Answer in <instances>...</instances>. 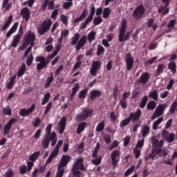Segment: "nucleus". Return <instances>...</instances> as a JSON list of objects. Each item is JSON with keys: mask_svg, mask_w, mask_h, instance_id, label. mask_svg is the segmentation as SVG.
I'll return each mask as SVG.
<instances>
[{"mask_svg": "<svg viewBox=\"0 0 177 177\" xmlns=\"http://www.w3.org/2000/svg\"><path fill=\"white\" fill-rule=\"evenodd\" d=\"M53 124H48L45 129V135L41 140L42 148L47 149L49 148L50 141L51 147H55L57 142V136L56 132H52ZM52 132V133H51Z\"/></svg>", "mask_w": 177, "mask_h": 177, "instance_id": "1", "label": "nucleus"}, {"mask_svg": "<svg viewBox=\"0 0 177 177\" xmlns=\"http://www.w3.org/2000/svg\"><path fill=\"white\" fill-rule=\"evenodd\" d=\"M57 55V53L53 51L51 55H48L47 59L42 55L36 57L35 62H39L37 64L36 69L39 71L45 68H47L50 60L53 59Z\"/></svg>", "mask_w": 177, "mask_h": 177, "instance_id": "2", "label": "nucleus"}, {"mask_svg": "<svg viewBox=\"0 0 177 177\" xmlns=\"http://www.w3.org/2000/svg\"><path fill=\"white\" fill-rule=\"evenodd\" d=\"M153 147H155L154 152H156V155H159V157L166 158L167 156V153L165 149H161L163 146V140H158L156 138V136L151 138Z\"/></svg>", "mask_w": 177, "mask_h": 177, "instance_id": "3", "label": "nucleus"}, {"mask_svg": "<svg viewBox=\"0 0 177 177\" xmlns=\"http://www.w3.org/2000/svg\"><path fill=\"white\" fill-rule=\"evenodd\" d=\"M127 21L123 19L121 21V27L119 31L118 41L120 42L125 41L129 39L130 32L125 34L127 29Z\"/></svg>", "mask_w": 177, "mask_h": 177, "instance_id": "4", "label": "nucleus"}, {"mask_svg": "<svg viewBox=\"0 0 177 177\" xmlns=\"http://www.w3.org/2000/svg\"><path fill=\"white\" fill-rule=\"evenodd\" d=\"M53 22L50 19L43 21L37 28V32L42 35L50 30Z\"/></svg>", "mask_w": 177, "mask_h": 177, "instance_id": "5", "label": "nucleus"}, {"mask_svg": "<svg viewBox=\"0 0 177 177\" xmlns=\"http://www.w3.org/2000/svg\"><path fill=\"white\" fill-rule=\"evenodd\" d=\"M63 145V140H59L55 148L52 151V153L50 154L49 157L46 160V164L48 165L50 164L55 158H56L59 152V149Z\"/></svg>", "mask_w": 177, "mask_h": 177, "instance_id": "6", "label": "nucleus"}, {"mask_svg": "<svg viewBox=\"0 0 177 177\" xmlns=\"http://www.w3.org/2000/svg\"><path fill=\"white\" fill-rule=\"evenodd\" d=\"M92 115V111H83L77 114L75 118L76 122H84L86 119Z\"/></svg>", "mask_w": 177, "mask_h": 177, "instance_id": "7", "label": "nucleus"}, {"mask_svg": "<svg viewBox=\"0 0 177 177\" xmlns=\"http://www.w3.org/2000/svg\"><path fill=\"white\" fill-rule=\"evenodd\" d=\"M145 12V9L142 5H139L133 11V17L137 19H141Z\"/></svg>", "mask_w": 177, "mask_h": 177, "instance_id": "8", "label": "nucleus"}, {"mask_svg": "<svg viewBox=\"0 0 177 177\" xmlns=\"http://www.w3.org/2000/svg\"><path fill=\"white\" fill-rule=\"evenodd\" d=\"M16 122H18V120L16 118H11L8 122L7 124L4 126V129H3V135H9L11 129H12V125H14V124H16Z\"/></svg>", "mask_w": 177, "mask_h": 177, "instance_id": "9", "label": "nucleus"}, {"mask_svg": "<svg viewBox=\"0 0 177 177\" xmlns=\"http://www.w3.org/2000/svg\"><path fill=\"white\" fill-rule=\"evenodd\" d=\"M73 169L80 170L82 171H86V167L84 165V158H80L76 160V162L74 163Z\"/></svg>", "mask_w": 177, "mask_h": 177, "instance_id": "10", "label": "nucleus"}, {"mask_svg": "<svg viewBox=\"0 0 177 177\" xmlns=\"http://www.w3.org/2000/svg\"><path fill=\"white\" fill-rule=\"evenodd\" d=\"M120 151L118 150H114L111 153V160L113 167H115L120 160Z\"/></svg>", "mask_w": 177, "mask_h": 177, "instance_id": "11", "label": "nucleus"}, {"mask_svg": "<svg viewBox=\"0 0 177 177\" xmlns=\"http://www.w3.org/2000/svg\"><path fill=\"white\" fill-rule=\"evenodd\" d=\"M34 167V162H27V166L26 165H23L19 167V172L20 174H25L27 172H30L32 167Z\"/></svg>", "mask_w": 177, "mask_h": 177, "instance_id": "12", "label": "nucleus"}, {"mask_svg": "<svg viewBox=\"0 0 177 177\" xmlns=\"http://www.w3.org/2000/svg\"><path fill=\"white\" fill-rule=\"evenodd\" d=\"M66 124H67V118H66V116H63L58 123L59 133H60V135H63V133H64V129H66Z\"/></svg>", "mask_w": 177, "mask_h": 177, "instance_id": "13", "label": "nucleus"}, {"mask_svg": "<svg viewBox=\"0 0 177 177\" xmlns=\"http://www.w3.org/2000/svg\"><path fill=\"white\" fill-rule=\"evenodd\" d=\"M20 15L26 21H28L30 19L31 11L28 8H24L21 9Z\"/></svg>", "mask_w": 177, "mask_h": 177, "instance_id": "14", "label": "nucleus"}, {"mask_svg": "<svg viewBox=\"0 0 177 177\" xmlns=\"http://www.w3.org/2000/svg\"><path fill=\"white\" fill-rule=\"evenodd\" d=\"M26 38L28 39V45L30 44V46L32 48L35 46V41L36 40V35L35 32H32L31 31H28L26 34Z\"/></svg>", "mask_w": 177, "mask_h": 177, "instance_id": "15", "label": "nucleus"}, {"mask_svg": "<svg viewBox=\"0 0 177 177\" xmlns=\"http://www.w3.org/2000/svg\"><path fill=\"white\" fill-rule=\"evenodd\" d=\"M71 160V157L68 155H64L62 156L60 162L59 163L58 166L62 168L67 167L68 162Z\"/></svg>", "mask_w": 177, "mask_h": 177, "instance_id": "16", "label": "nucleus"}, {"mask_svg": "<svg viewBox=\"0 0 177 177\" xmlns=\"http://www.w3.org/2000/svg\"><path fill=\"white\" fill-rule=\"evenodd\" d=\"M134 59L131 57V53H127L126 55V64H127V70L129 71L133 68Z\"/></svg>", "mask_w": 177, "mask_h": 177, "instance_id": "17", "label": "nucleus"}, {"mask_svg": "<svg viewBox=\"0 0 177 177\" xmlns=\"http://www.w3.org/2000/svg\"><path fill=\"white\" fill-rule=\"evenodd\" d=\"M149 78H150V75L148 73H147V72L143 73L140 75V78L138 79V84H142L145 85L149 81Z\"/></svg>", "mask_w": 177, "mask_h": 177, "instance_id": "18", "label": "nucleus"}, {"mask_svg": "<svg viewBox=\"0 0 177 177\" xmlns=\"http://www.w3.org/2000/svg\"><path fill=\"white\" fill-rule=\"evenodd\" d=\"M85 44H86V36H83L79 39L75 46V50L77 52L80 51V50H81V48H82V47H84Z\"/></svg>", "mask_w": 177, "mask_h": 177, "instance_id": "19", "label": "nucleus"}, {"mask_svg": "<svg viewBox=\"0 0 177 177\" xmlns=\"http://www.w3.org/2000/svg\"><path fill=\"white\" fill-rule=\"evenodd\" d=\"M41 156V151H35L32 155H30L28 158V160H30V162L34 163L36 162L38 158Z\"/></svg>", "mask_w": 177, "mask_h": 177, "instance_id": "20", "label": "nucleus"}, {"mask_svg": "<svg viewBox=\"0 0 177 177\" xmlns=\"http://www.w3.org/2000/svg\"><path fill=\"white\" fill-rule=\"evenodd\" d=\"M140 115H141V112L140 111H137V112H135V113H131L130 115H129V120L130 121L131 120L133 122H136V121H138L140 117Z\"/></svg>", "mask_w": 177, "mask_h": 177, "instance_id": "21", "label": "nucleus"}, {"mask_svg": "<svg viewBox=\"0 0 177 177\" xmlns=\"http://www.w3.org/2000/svg\"><path fill=\"white\" fill-rule=\"evenodd\" d=\"M102 96V92L97 90H91L90 91V99L91 100H95L96 97H100Z\"/></svg>", "mask_w": 177, "mask_h": 177, "instance_id": "22", "label": "nucleus"}, {"mask_svg": "<svg viewBox=\"0 0 177 177\" xmlns=\"http://www.w3.org/2000/svg\"><path fill=\"white\" fill-rule=\"evenodd\" d=\"M85 128H86V122H80L77 128V134L81 135L84 131H85Z\"/></svg>", "mask_w": 177, "mask_h": 177, "instance_id": "23", "label": "nucleus"}, {"mask_svg": "<svg viewBox=\"0 0 177 177\" xmlns=\"http://www.w3.org/2000/svg\"><path fill=\"white\" fill-rule=\"evenodd\" d=\"M21 37H20L19 35H16L14 36L12 41L11 42V46L13 48L17 47L18 44H19L21 41Z\"/></svg>", "mask_w": 177, "mask_h": 177, "instance_id": "24", "label": "nucleus"}, {"mask_svg": "<svg viewBox=\"0 0 177 177\" xmlns=\"http://www.w3.org/2000/svg\"><path fill=\"white\" fill-rule=\"evenodd\" d=\"M13 20V17L12 16H9L5 23V24L1 27V30L4 31L7 28H9L10 25L12 24Z\"/></svg>", "mask_w": 177, "mask_h": 177, "instance_id": "25", "label": "nucleus"}, {"mask_svg": "<svg viewBox=\"0 0 177 177\" xmlns=\"http://www.w3.org/2000/svg\"><path fill=\"white\" fill-rule=\"evenodd\" d=\"M26 71V65L25 63H22L19 66V68L17 72V75L19 77H22Z\"/></svg>", "mask_w": 177, "mask_h": 177, "instance_id": "26", "label": "nucleus"}, {"mask_svg": "<svg viewBox=\"0 0 177 177\" xmlns=\"http://www.w3.org/2000/svg\"><path fill=\"white\" fill-rule=\"evenodd\" d=\"M16 78H17V75H15L12 77H10V82L6 84V88L8 89H12L13 88V86L16 83L15 82Z\"/></svg>", "mask_w": 177, "mask_h": 177, "instance_id": "27", "label": "nucleus"}, {"mask_svg": "<svg viewBox=\"0 0 177 177\" xmlns=\"http://www.w3.org/2000/svg\"><path fill=\"white\" fill-rule=\"evenodd\" d=\"M81 37V35L80 33L77 32L74 35V36L71 38V45H77L78 44V41L80 40V38Z\"/></svg>", "mask_w": 177, "mask_h": 177, "instance_id": "28", "label": "nucleus"}, {"mask_svg": "<svg viewBox=\"0 0 177 177\" xmlns=\"http://www.w3.org/2000/svg\"><path fill=\"white\" fill-rule=\"evenodd\" d=\"M54 80H55V77L53 76V73H51L50 76L49 77H48L46 80V82L44 84V88H48L50 86L51 83L54 81Z\"/></svg>", "mask_w": 177, "mask_h": 177, "instance_id": "29", "label": "nucleus"}, {"mask_svg": "<svg viewBox=\"0 0 177 177\" xmlns=\"http://www.w3.org/2000/svg\"><path fill=\"white\" fill-rule=\"evenodd\" d=\"M51 97L50 93L48 92L46 94H44V97L42 99L41 104L42 106H45V104H47V102L50 100Z\"/></svg>", "mask_w": 177, "mask_h": 177, "instance_id": "30", "label": "nucleus"}, {"mask_svg": "<svg viewBox=\"0 0 177 177\" xmlns=\"http://www.w3.org/2000/svg\"><path fill=\"white\" fill-rule=\"evenodd\" d=\"M168 68L171 70V73L175 74L176 73V64L175 62L171 61L168 64Z\"/></svg>", "mask_w": 177, "mask_h": 177, "instance_id": "31", "label": "nucleus"}, {"mask_svg": "<svg viewBox=\"0 0 177 177\" xmlns=\"http://www.w3.org/2000/svg\"><path fill=\"white\" fill-rule=\"evenodd\" d=\"M87 39L90 43H92V41L96 39V32H90L87 35Z\"/></svg>", "mask_w": 177, "mask_h": 177, "instance_id": "32", "label": "nucleus"}, {"mask_svg": "<svg viewBox=\"0 0 177 177\" xmlns=\"http://www.w3.org/2000/svg\"><path fill=\"white\" fill-rule=\"evenodd\" d=\"M150 132V129L148 126H145L141 131L142 136L143 138H146L147 136H149V133Z\"/></svg>", "mask_w": 177, "mask_h": 177, "instance_id": "33", "label": "nucleus"}, {"mask_svg": "<svg viewBox=\"0 0 177 177\" xmlns=\"http://www.w3.org/2000/svg\"><path fill=\"white\" fill-rule=\"evenodd\" d=\"M147 26L149 28H152L153 30L156 31L157 29L158 25L156 23L154 24V21L153 19H150L147 21Z\"/></svg>", "mask_w": 177, "mask_h": 177, "instance_id": "34", "label": "nucleus"}, {"mask_svg": "<svg viewBox=\"0 0 177 177\" xmlns=\"http://www.w3.org/2000/svg\"><path fill=\"white\" fill-rule=\"evenodd\" d=\"M149 97H150L153 100L157 101L158 99V91L156 90H154V91H151V93H149Z\"/></svg>", "mask_w": 177, "mask_h": 177, "instance_id": "35", "label": "nucleus"}, {"mask_svg": "<svg viewBox=\"0 0 177 177\" xmlns=\"http://www.w3.org/2000/svg\"><path fill=\"white\" fill-rule=\"evenodd\" d=\"M148 102V97L147 95H145L141 100V102L139 105L140 109H144Z\"/></svg>", "mask_w": 177, "mask_h": 177, "instance_id": "36", "label": "nucleus"}, {"mask_svg": "<svg viewBox=\"0 0 177 177\" xmlns=\"http://www.w3.org/2000/svg\"><path fill=\"white\" fill-rule=\"evenodd\" d=\"M63 175H64V168L58 166L55 177H63Z\"/></svg>", "mask_w": 177, "mask_h": 177, "instance_id": "37", "label": "nucleus"}, {"mask_svg": "<svg viewBox=\"0 0 177 177\" xmlns=\"http://www.w3.org/2000/svg\"><path fill=\"white\" fill-rule=\"evenodd\" d=\"M88 91V88H84V90H82L79 93V99H85L86 97Z\"/></svg>", "mask_w": 177, "mask_h": 177, "instance_id": "38", "label": "nucleus"}, {"mask_svg": "<svg viewBox=\"0 0 177 177\" xmlns=\"http://www.w3.org/2000/svg\"><path fill=\"white\" fill-rule=\"evenodd\" d=\"M156 106V103L154 101H150L147 105V110H151L152 111L153 110H154Z\"/></svg>", "mask_w": 177, "mask_h": 177, "instance_id": "39", "label": "nucleus"}, {"mask_svg": "<svg viewBox=\"0 0 177 177\" xmlns=\"http://www.w3.org/2000/svg\"><path fill=\"white\" fill-rule=\"evenodd\" d=\"M41 120L39 118H34V120L32 122V125L35 128H38L39 125L41 124Z\"/></svg>", "mask_w": 177, "mask_h": 177, "instance_id": "40", "label": "nucleus"}, {"mask_svg": "<svg viewBox=\"0 0 177 177\" xmlns=\"http://www.w3.org/2000/svg\"><path fill=\"white\" fill-rule=\"evenodd\" d=\"M104 48L102 46V45H98L97 48V55L99 57L103 54H104Z\"/></svg>", "mask_w": 177, "mask_h": 177, "instance_id": "41", "label": "nucleus"}, {"mask_svg": "<svg viewBox=\"0 0 177 177\" xmlns=\"http://www.w3.org/2000/svg\"><path fill=\"white\" fill-rule=\"evenodd\" d=\"M111 10L109 8H105L103 12V18L107 19L111 15Z\"/></svg>", "mask_w": 177, "mask_h": 177, "instance_id": "42", "label": "nucleus"}, {"mask_svg": "<svg viewBox=\"0 0 177 177\" xmlns=\"http://www.w3.org/2000/svg\"><path fill=\"white\" fill-rule=\"evenodd\" d=\"M164 68H165V66L163 64H159L158 66L156 76H158L160 73H162L163 72Z\"/></svg>", "mask_w": 177, "mask_h": 177, "instance_id": "43", "label": "nucleus"}, {"mask_svg": "<svg viewBox=\"0 0 177 177\" xmlns=\"http://www.w3.org/2000/svg\"><path fill=\"white\" fill-rule=\"evenodd\" d=\"M163 121V118H159L156 121L154 122L153 124V129L156 131L158 126Z\"/></svg>", "mask_w": 177, "mask_h": 177, "instance_id": "44", "label": "nucleus"}, {"mask_svg": "<svg viewBox=\"0 0 177 177\" xmlns=\"http://www.w3.org/2000/svg\"><path fill=\"white\" fill-rule=\"evenodd\" d=\"M101 66H102V63L100 62V61H95L93 62L91 67L99 71L100 69Z\"/></svg>", "mask_w": 177, "mask_h": 177, "instance_id": "45", "label": "nucleus"}, {"mask_svg": "<svg viewBox=\"0 0 177 177\" xmlns=\"http://www.w3.org/2000/svg\"><path fill=\"white\" fill-rule=\"evenodd\" d=\"M104 130V122H100L96 127L97 132H102Z\"/></svg>", "mask_w": 177, "mask_h": 177, "instance_id": "46", "label": "nucleus"}, {"mask_svg": "<svg viewBox=\"0 0 177 177\" xmlns=\"http://www.w3.org/2000/svg\"><path fill=\"white\" fill-rule=\"evenodd\" d=\"M28 39H27V37L26 35L24 37V41L22 44V46L20 48V50H24L29 46V42L28 41Z\"/></svg>", "mask_w": 177, "mask_h": 177, "instance_id": "47", "label": "nucleus"}, {"mask_svg": "<svg viewBox=\"0 0 177 177\" xmlns=\"http://www.w3.org/2000/svg\"><path fill=\"white\" fill-rule=\"evenodd\" d=\"M103 140L106 145H109L111 142V136L109 134H107V133L104 134Z\"/></svg>", "mask_w": 177, "mask_h": 177, "instance_id": "48", "label": "nucleus"}, {"mask_svg": "<svg viewBox=\"0 0 177 177\" xmlns=\"http://www.w3.org/2000/svg\"><path fill=\"white\" fill-rule=\"evenodd\" d=\"M156 153L155 152V147L153 149L151 153L149 154L147 157H146V160H149L150 159L151 160H154V158H156Z\"/></svg>", "mask_w": 177, "mask_h": 177, "instance_id": "49", "label": "nucleus"}, {"mask_svg": "<svg viewBox=\"0 0 177 177\" xmlns=\"http://www.w3.org/2000/svg\"><path fill=\"white\" fill-rule=\"evenodd\" d=\"M34 61V56L32 54H30L26 59L27 66H31Z\"/></svg>", "mask_w": 177, "mask_h": 177, "instance_id": "50", "label": "nucleus"}, {"mask_svg": "<svg viewBox=\"0 0 177 177\" xmlns=\"http://www.w3.org/2000/svg\"><path fill=\"white\" fill-rule=\"evenodd\" d=\"M129 122H131V120H130L129 118H127L124 119V120H122L120 122V125L121 128H123L124 127H127V125H128Z\"/></svg>", "mask_w": 177, "mask_h": 177, "instance_id": "51", "label": "nucleus"}, {"mask_svg": "<svg viewBox=\"0 0 177 177\" xmlns=\"http://www.w3.org/2000/svg\"><path fill=\"white\" fill-rule=\"evenodd\" d=\"M134 169H135V166L132 165L129 169H128L125 171L124 176L128 177L130 174H131L133 172Z\"/></svg>", "mask_w": 177, "mask_h": 177, "instance_id": "52", "label": "nucleus"}, {"mask_svg": "<svg viewBox=\"0 0 177 177\" xmlns=\"http://www.w3.org/2000/svg\"><path fill=\"white\" fill-rule=\"evenodd\" d=\"M119 145V143L117 140H114L111 145L109 147V150L112 151L113 149L118 147Z\"/></svg>", "mask_w": 177, "mask_h": 177, "instance_id": "53", "label": "nucleus"}, {"mask_svg": "<svg viewBox=\"0 0 177 177\" xmlns=\"http://www.w3.org/2000/svg\"><path fill=\"white\" fill-rule=\"evenodd\" d=\"M92 164L97 166L102 164V156L99 157L98 158L93 159L92 160Z\"/></svg>", "mask_w": 177, "mask_h": 177, "instance_id": "54", "label": "nucleus"}, {"mask_svg": "<svg viewBox=\"0 0 177 177\" xmlns=\"http://www.w3.org/2000/svg\"><path fill=\"white\" fill-rule=\"evenodd\" d=\"M50 2V0H44L41 7V11H46L48 5V3Z\"/></svg>", "mask_w": 177, "mask_h": 177, "instance_id": "55", "label": "nucleus"}, {"mask_svg": "<svg viewBox=\"0 0 177 177\" xmlns=\"http://www.w3.org/2000/svg\"><path fill=\"white\" fill-rule=\"evenodd\" d=\"M167 105L166 104H160L155 110V111H164L167 109Z\"/></svg>", "mask_w": 177, "mask_h": 177, "instance_id": "56", "label": "nucleus"}, {"mask_svg": "<svg viewBox=\"0 0 177 177\" xmlns=\"http://www.w3.org/2000/svg\"><path fill=\"white\" fill-rule=\"evenodd\" d=\"M102 22H103V19L101 17H95L93 19V24L95 26L100 24Z\"/></svg>", "mask_w": 177, "mask_h": 177, "instance_id": "57", "label": "nucleus"}, {"mask_svg": "<svg viewBox=\"0 0 177 177\" xmlns=\"http://www.w3.org/2000/svg\"><path fill=\"white\" fill-rule=\"evenodd\" d=\"M71 6H73V1L65 2L62 6L63 8L65 10H68Z\"/></svg>", "mask_w": 177, "mask_h": 177, "instance_id": "58", "label": "nucleus"}, {"mask_svg": "<svg viewBox=\"0 0 177 177\" xmlns=\"http://www.w3.org/2000/svg\"><path fill=\"white\" fill-rule=\"evenodd\" d=\"M72 172L74 177H81L82 173L80 170L72 168Z\"/></svg>", "mask_w": 177, "mask_h": 177, "instance_id": "59", "label": "nucleus"}, {"mask_svg": "<svg viewBox=\"0 0 177 177\" xmlns=\"http://www.w3.org/2000/svg\"><path fill=\"white\" fill-rule=\"evenodd\" d=\"M133 153H134V155H135V158L136 159H138L139 157L140 156L141 151L140 149H138V148H134L133 149Z\"/></svg>", "mask_w": 177, "mask_h": 177, "instance_id": "60", "label": "nucleus"}, {"mask_svg": "<svg viewBox=\"0 0 177 177\" xmlns=\"http://www.w3.org/2000/svg\"><path fill=\"white\" fill-rule=\"evenodd\" d=\"M110 116H111V120L112 122H115V120L118 118V114L115 113V112L112 111L110 113Z\"/></svg>", "mask_w": 177, "mask_h": 177, "instance_id": "61", "label": "nucleus"}, {"mask_svg": "<svg viewBox=\"0 0 177 177\" xmlns=\"http://www.w3.org/2000/svg\"><path fill=\"white\" fill-rule=\"evenodd\" d=\"M14 176V171L12 169H8L5 174V177H12Z\"/></svg>", "mask_w": 177, "mask_h": 177, "instance_id": "62", "label": "nucleus"}, {"mask_svg": "<svg viewBox=\"0 0 177 177\" xmlns=\"http://www.w3.org/2000/svg\"><path fill=\"white\" fill-rule=\"evenodd\" d=\"M163 113V111H156L151 117V120H155L157 117H160V115H162Z\"/></svg>", "mask_w": 177, "mask_h": 177, "instance_id": "63", "label": "nucleus"}, {"mask_svg": "<svg viewBox=\"0 0 177 177\" xmlns=\"http://www.w3.org/2000/svg\"><path fill=\"white\" fill-rule=\"evenodd\" d=\"M169 111H177V101L172 103Z\"/></svg>", "mask_w": 177, "mask_h": 177, "instance_id": "64", "label": "nucleus"}]
</instances>
